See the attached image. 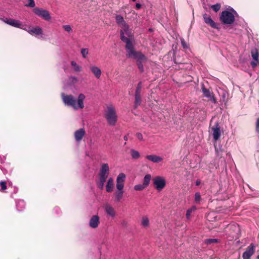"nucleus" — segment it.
<instances>
[{
    "instance_id": "09e8293b",
    "label": "nucleus",
    "mask_w": 259,
    "mask_h": 259,
    "mask_svg": "<svg viewBox=\"0 0 259 259\" xmlns=\"http://www.w3.org/2000/svg\"><path fill=\"white\" fill-rule=\"evenodd\" d=\"M200 183H201V182H200V180H197L196 182V185L197 186H198V185H200Z\"/></svg>"
},
{
    "instance_id": "79ce46f5",
    "label": "nucleus",
    "mask_w": 259,
    "mask_h": 259,
    "mask_svg": "<svg viewBox=\"0 0 259 259\" xmlns=\"http://www.w3.org/2000/svg\"><path fill=\"white\" fill-rule=\"evenodd\" d=\"M62 27L68 32H70L72 31V29L69 25H63Z\"/></svg>"
},
{
    "instance_id": "6ab92c4d",
    "label": "nucleus",
    "mask_w": 259,
    "mask_h": 259,
    "mask_svg": "<svg viewBox=\"0 0 259 259\" xmlns=\"http://www.w3.org/2000/svg\"><path fill=\"white\" fill-rule=\"evenodd\" d=\"M109 174V167L108 164H107V163L102 164L99 175L108 176Z\"/></svg>"
},
{
    "instance_id": "20e7f679",
    "label": "nucleus",
    "mask_w": 259,
    "mask_h": 259,
    "mask_svg": "<svg viewBox=\"0 0 259 259\" xmlns=\"http://www.w3.org/2000/svg\"><path fill=\"white\" fill-rule=\"evenodd\" d=\"M236 14V11L233 9L230 11H224L220 15V20L224 24H232L235 21V15Z\"/></svg>"
},
{
    "instance_id": "aec40b11",
    "label": "nucleus",
    "mask_w": 259,
    "mask_h": 259,
    "mask_svg": "<svg viewBox=\"0 0 259 259\" xmlns=\"http://www.w3.org/2000/svg\"><path fill=\"white\" fill-rule=\"evenodd\" d=\"M90 70L97 78L99 79L100 78L102 71L99 67L93 65L90 67Z\"/></svg>"
},
{
    "instance_id": "9d476101",
    "label": "nucleus",
    "mask_w": 259,
    "mask_h": 259,
    "mask_svg": "<svg viewBox=\"0 0 259 259\" xmlns=\"http://www.w3.org/2000/svg\"><path fill=\"white\" fill-rule=\"evenodd\" d=\"M254 252V245L253 243H251L243 252L242 254V257L243 259H250V257L253 255Z\"/></svg>"
},
{
    "instance_id": "b1692460",
    "label": "nucleus",
    "mask_w": 259,
    "mask_h": 259,
    "mask_svg": "<svg viewBox=\"0 0 259 259\" xmlns=\"http://www.w3.org/2000/svg\"><path fill=\"white\" fill-rule=\"evenodd\" d=\"M219 94L221 96V100L224 103H226L227 101V97L228 96V93L225 90H221Z\"/></svg>"
},
{
    "instance_id": "72a5a7b5",
    "label": "nucleus",
    "mask_w": 259,
    "mask_h": 259,
    "mask_svg": "<svg viewBox=\"0 0 259 259\" xmlns=\"http://www.w3.org/2000/svg\"><path fill=\"white\" fill-rule=\"evenodd\" d=\"M204 242L206 244H210L212 243H216L219 242V240L217 239L209 238L205 239Z\"/></svg>"
},
{
    "instance_id": "a18cd8bd",
    "label": "nucleus",
    "mask_w": 259,
    "mask_h": 259,
    "mask_svg": "<svg viewBox=\"0 0 259 259\" xmlns=\"http://www.w3.org/2000/svg\"><path fill=\"white\" fill-rule=\"evenodd\" d=\"M136 137L140 141H142L143 140V136H142V134H141V133H137L136 134Z\"/></svg>"
},
{
    "instance_id": "ea45409f",
    "label": "nucleus",
    "mask_w": 259,
    "mask_h": 259,
    "mask_svg": "<svg viewBox=\"0 0 259 259\" xmlns=\"http://www.w3.org/2000/svg\"><path fill=\"white\" fill-rule=\"evenodd\" d=\"M211 8L215 12H218L221 8V5L220 4H217L215 5H212Z\"/></svg>"
},
{
    "instance_id": "f704fd0d",
    "label": "nucleus",
    "mask_w": 259,
    "mask_h": 259,
    "mask_svg": "<svg viewBox=\"0 0 259 259\" xmlns=\"http://www.w3.org/2000/svg\"><path fill=\"white\" fill-rule=\"evenodd\" d=\"M145 188H146V187L143 185V184L136 185L134 186V190L136 191H142Z\"/></svg>"
},
{
    "instance_id": "cd10ccee",
    "label": "nucleus",
    "mask_w": 259,
    "mask_h": 259,
    "mask_svg": "<svg viewBox=\"0 0 259 259\" xmlns=\"http://www.w3.org/2000/svg\"><path fill=\"white\" fill-rule=\"evenodd\" d=\"M131 155L133 159H137L140 157L139 152L133 149L131 150Z\"/></svg>"
},
{
    "instance_id": "7ed1b4c3",
    "label": "nucleus",
    "mask_w": 259,
    "mask_h": 259,
    "mask_svg": "<svg viewBox=\"0 0 259 259\" xmlns=\"http://www.w3.org/2000/svg\"><path fill=\"white\" fill-rule=\"evenodd\" d=\"M125 180V175L123 173H120L117 177L116 187L117 191L115 193V196L117 201H119L123 197Z\"/></svg>"
},
{
    "instance_id": "49530a36",
    "label": "nucleus",
    "mask_w": 259,
    "mask_h": 259,
    "mask_svg": "<svg viewBox=\"0 0 259 259\" xmlns=\"http://www.w3.org/2000/svg\"><path fill=\"white\" fill-rule=\"evenodd\" d=\"M256 131L259 134V118L257 119L256 121Z\"/></svg>"
},
{
    "instance_id": "37998d69",
    "label": "nucleus",
    "mask_w": 259,
    "mask_h": 259,
    "mask_svg": "<svg viewBox=\"0 0 259 259\" xmlns=\"http://www.w3.org/2000/svg\"><path fill=\"white\" fill-rule=\"evenodd\" d=\"M0 186H1V190L2 191L7 189V184L5 181H1L0 182Z\"/></svg>"
},
{
    "instance_id": "4468645a",
    "label": "nucleus",
    "mask_w": 259,
    "mask_h": 259,
    "mask_svg": "<svg viewBox=\"0 0 259 259\" xmlns=\"http://www.w3.org/2000/svg\"><path fill=\"white\" fill-rule=\"evenodd\" d=\"M100 224V218L97 215H93L89 221V226L92 228H97Z\"/></svg>"
},
{
    "instance_id": "c756f323",
    "label": "nucleus",
    "mask_w": 259,
    "mask_h": 259,
    "mask_svg": "<svg viewBox=\"0 0 259 259\" xmlns=\"http://www.w3.org/2000/svg\"><path fill=\"white\" fill-rule=\"evenodd\" d=\"M71 65L75 72H79L81 70V67L78 65L74 61H72L71 62Z\"/></svg>"
},
{
    "instance_id": "f03ea898",
    "label": "nucleus",
    "mask_w": 259,
    "mask_h": 259,
    "mask_svg": "<svg viewBox=\"0 0 259 259\" xmlns=\"http://www.w3.org/2000/svg\"><path fill=\"white\" fill-rule=\"evenodd\" d=\"M61 97L65 106L72 107L75 110L82 109L84 107L83 102L85 96L83 94H79L77 99L72 95H66L64 93L61 94Z\"/></svg>"
},
{
    "instance_id": "a878e982",
    "label": "nucleus",
    "mask_w": 259,
    "mask_h": 259,
    "mask_svg": "<svg viewBox=\"0 0 259 259\" xmlns=\"http://www.w3.org/2000/svg\"><path fill=\"white\" fill-rule=\"evenodd\" d=\"M151 176L149 174L146 175L143 179V185L147 188L150 184Z\"/></svg>"
},
{
    "instance_id": "bb28decb",
    "label": "nucleus",
    "mask_w": 259,
    "mask_h": 259,
    "mask_svg": "<svg viewBox=\"0 0 259 259\" xmlns=\"http://www.w3.org/2000/svg\"><path fill=\"white\" fill-rule=\"evenodd\" d=\"M16 207L18 211L22 210L25 207V202L23 200H20L16 202Z\"/></svg>"
},
{
    "instance_id": "58836bf2",
    "label": "nucleus",
    "mask_w": 259,
    "mask_h": 259,
    "mask_svg": "<svg viewBox=\"0 0 259 259\" xmlns=\"http://www.w3.org/2000/svg\"><path fill=\"white\" fill-rule=\"evenodd\" d=\"M28 3L25 6L27 7L34 8L35 6V2L34 0H27Z\"/></svg>"
},
{
    "instance_id": "de8ad7c7",
    "label": "nucleus",
    "mask_w": 259,
    "mask_h": 259,
    "mask_svg": "<svg viewBox=\"0 0 259 259\" xmlns=\"http://www.w3.org/2000/svg\"><path fill=\"white\" fill-rule=\"evenodd\" d=\"M136 8L137 9H140L141 8V5L139 3H137L136 4Z\"/></svg>"
},
{
    "instance_id": "39448f33",
    "label": "nucleus",
    "mask_w": 259,
    "mask_h": 259,
    "mask_svg": "<svg viewBox=\"0 0 259 259\" xmlns=\"http://www.w3.org/2000/svg\"><path fill=\"white\" fill-rule=\"evenodd\" d=\"M105 117L108 123L111 126H114L117 121V115L115 108L112 106L107 107L105 112Z\"/></svg>"
},
{
    "instance_id": "412c9836",
    "label": "nucleus",
    "mask_w": 259,
    "mask_h": 259,
    "mask_svg": "<svg viewBox=\"0 0 259 259\" xmlns=\"http://www.w3.org/2000/svg\"><path fill=\"white\" fill-rule=\"evenodd\" d=\"M27 31L30 34H34L37 35H41L42 34V29L38 26H36L35 27H33V28L28 30Z\"/></svg>"
},
{
    "instance_id": "8fccbe9b",
    "label": "nucleus",
    "mask_w": 259,
    "mask_h": 259,
    "mask_svg": "<svg viewBox=\"0 0 259 259\" xmlns=\"http://www.w3.org/2000/svg\"><path fill=\"white\" fill-rule=\"evenodd\" d=\"M54 210L58 213L60 211V209L58 207H55Z\"/></svg>"
},
{
    "instance_id": "9b49d317",
    "label": "nucleus",
    "mask_w": 259,
    "mask_h": 259,
    "mask_svg": "<svg viewBox=\"0 0 259 259\" xmlns=\"http://www.w3.org/2000/svg\"><path fill=\"white\" fill-rule=\"evenodd\" d=\"M251 54L253 60L250 62V64L253 68H254L258 63V52L257 50L256 49L252 50Z\"/></svg>"
},
{
    "instance_id": "473e14b6",
    "label": "nucleus",
    "mask_w": 259,
    "mask_h": 259,
    "mask_svg": "<svg viewBox=\"0 0 259 259\" xmlns=\"http://www.w3.org/2000/svg\"><path fill=\"white\" fill-rule=\"evenodd\" d=\"M141 102V95H135V101L134 104L135 108H137L139 106H140Z\"/></svg>"
},
{
    "instance_id": "1a4fd4ad",
    "label": "nucleus",
    "mask_w": 259,
    "mask_h": 259,
    "mask_svg": "<svg viewBox=\"0 0 259 259\" xmlns=\"http://www.w3.org/2000/svg\"><path fill=\"white\" fill-rule=\"evenodd\" d=\"M211 131L213 136V139L215 142H217L221 136V130L219 123L216 122L214 125L211 127Z\"/></svg>"
},
{
    "instance_id": "c85d7f7f",
    "label": "nucleus",
    "mask_w": 259,
    "mask_h": 259,
    "mask_svg": "<svg viewBox=\"0 0 259 259\" xmlns=\"http://www.w3.org/2000/svg\"><path fill=\"white\" fill-rule=\"evenodd\" d=\"M135 59L137 60V65H138V68L141 71V72H143L144 71V67H143V64L142 63V61L146 59L145 56H144V58L143 59H137V58H135Z\"/></svg>"
},
{
    "instance_id": "c9c22d12",
    "label": "nucleus",
    "mask_w": 259,
    "mask_h": 259,
    "mask_svg": "<svg viewBox=\"0 0 259 259\" xmlns=\"http://www.w3.org/2000/svg\"><path fill=\"white\" fill-rule=\"evenodd\" d=\"M69 83L70 84H74L76 83L78 81V79L76 77L71 76L68 78Z\"/></svg>"
},
{
    "instance_id": "a19ab883",
    "label": "nucleus",
    "mask_w": 259,
    "mask_h": 259,
    "mask_svg": "<svg viewBox=\"0 0 259 259\" xmlns=\"http://www.w3.org/2000/svg\"><path fill=\"white\" fill-rule=\"evenodd\" d=\"M181 44L184 49H188L189 48V45L186 42V41L184 40V38H181Z\"/></svg>"
},
{
    "instance_id": "2f4dec72",
    "label": "nucleus",
    "mask_w": 259,
    "mask_h": 259,
    "mask_svg": "<svg viewBox=\"0 0 259 259\" xmlns=\"http://www.w3.org/2000/svg\"><path fill=\"white\" fill-rule=\"evenodd\" d=\"M197 208L195 206H192L190 208L188 209L187 210L186 212V218L187 219H190L191 217V214L192 212H194L196 210Z\"/></svg>"
},
{
    "instance_id": "c03bdc74",
    "label": "nucleus",
    "mask_w": 259,
    "mask_h": 259,
    "mask_svg": "<svg viewBox=\"0 0 259 259\" xmlns=\"http://www.w3.org/2000/svg\"><path fill=\"white\" fill-rule=\"evenodd\" d=\"M195 200L197 202H199L201 200V196L199 192H197L195 194Z\"/></svg>"
},
{
    "instance_id": "2eb2a0df",
    "label": "nucleus",
    "mask_w": 259,
    "mask_h": 259,
    "mask_svg": "<svg viewBox=\"0 0 259 259\" xmlns=\"http://www.w3.org/2000/svg\"><path fill=\"white\" fill-rule=\"evenodd\" d=\"M203 17L206 24L209 25L213 28H218V24L212 20L210 16L206 14H204L203 15Z\"/></svg>"
},
{
    "instance_id": "f257e3e1",
    "label": "nucleus",
    "mask_w": 259,
    "mask_h": 259,
    "mask_svg": "<svg viewBox=\"0 0 259 259\" xmlns=\"http://www.w3.org/2000/svg\"><path fill=\"white\" fill-rule=\"evenodd\" d=\"M120 27L121 28L120 30V38L122 41L125 43V48L127 52L126 56L128 58L141 59L144 58V55L141 52L135 50L133 43L130 38H128L131 37L132 36L128 25L126 23Z\"/></svg>"
},
{
    "instance_id": "5701e85b",
    "label": "nucleus",
    "mask_w": 259,
    "mask_h": 259,
    "mask_svg": "<svg viewBox=\"0 0 259 259\" xmlns=\"http://www.w3.org/2000/svg\"><path fill=\"white\" fill-rule=\"evenodd\" d=\"M141 224L144 228H148L149 226V219L147 215L142 217Z\"/></svg>"
},
{
    "instance_id": "423d86ee",
    "label": "nucleus",
    "mask_w": 259,
    "mask_h": 259,
    "mask_svg": "<svg viewBox=\"0 0 259 259\" xmlns=\"http://www.w3.org/2000/svg\"><path fill=\"white\" fill-rule=\"evenodd\" d=\"M154 187L158 191H161L166 185L165 179L160 176H157L153 179Z\"/></svg>"
},
{
    "instance_id": "4c0bfd02",
    "label": "nucleus",
    "mask_w": 259,
    "mask_h": 259,
    "mask_svg": "<svg viewBox=\"0 0 259 259\" xmlns=\"http://www.w3.org/2000/svg\"><path fill=\"white\" fill-rule=\"evenodd\" d=\"M81 54L83 58H86L89 54V50L88 49H82L81 50Z\"/></svg>"
},
{
    "instance_id": "f3484780",
    "label": "nucleus",
    "mask_w": 259,
    "mask_h": 259,
    "mask_svg": "<svg viewBox=\"0 0 259 259\" xmlns=\"http://www.w3.org/2000/svg\"><path fill=\"white\" fill-rule=\"evenodd\" d=\"M146 158L153 163H159L163 160L161 157L155 154L148 155L146 156Z\"/></svg>"
},
{
    "instance_id": "0eeeda50",
    "label": "nucleus",
    "mask_w": 259,
    "mask_h": 259,
    "mask_svg": "<svg viewBox=\"0 0 259 259\" xmlns=\"http://www.w3.org/2000/svg\"><path fill=\"white\" fill-rule=\"evenodd\" d=\"M33 12L37 16L45 20L49 21L51 18L49 11L42 8H35L33 9Z\"/></svg>"
},
{
    "instance_id": "a211bd4d",
    "label": "nucleus",
    "mask_w": 259,
    "mask_h": 259,
    "mask_svg": "<svg viewBox=\"0 0 259 259\" xmlns=\"http://www.w3.org/2000/svg\"><path fill=\"white\" fill-rule=\"evenodd\" d=\"M104 208L106 212L108 215L112 218L115 217L116 215V212L114 208L111 205L109 204H106L104 207Z\"/></svg>"
},
{
    "instance_id": "dca6fc26",
    "label": "nucleus",
    "mask_w": 259,
    "mask_h": 259,
    "mask_svg": "<svg viewBox=\"0 0 259 259\" xmlns=\"http://www.w3.org/2000/svg\"><path fill=\"white\" fill-rule=\"evenodd\" d=\"M108 176H103L99 175V180L97 181V185L98 187L101 189L103 190L104 187L105 183L106 182Z\"/></svg>"
},
{
    "instance_id": "e433bc0d",
    "label": "nucleus",
    "mask_w": 259,
    "mask_h": 259,
    "mask_svg": "<svg viewBox=\"0 0 259 259\" xmlns=\"http://www.w3.org/2000/svg\"><path fill=\"white\" fill-rule=\"evenodd\" d=\"M142 86H141V82H140L136 88V92H135V95H141V89Z\"/></svg>"
},
{
    "instance_id": "7c9ffc66",
    "label": "nucleus",
    "mask_w": 259,
    "mask_h": 259,
    "mask_svg": "<svg viewBox=\"0 0 259 259\" xmlns=\"http://www.w3.org/2000/svg\"><path fill=\"white\" fill-rule=\"evenodd\" d=\"M215 151L217 156L218 157L221 158L223 156V153L224 152V150L222 148V146H219V147H215Z\"/></svg>"
},
{
    "instance_id": "f8f14e48",
    "label": "nucleus",
    "mask_w": 259,
    "mask_h": 259,
    "mask_svg": "<svg viewBox=\"0 0 259 259\" xmlns=\"http://www.w3.org/2000/svg\"><path fill=\"white\" fill-rule=\"evenodd\" d=\"M202 91L205 97L209 98L213 103H215L217 102L216 99L215 98L213 94L209 90L206 89L203 84L202 85Z\"/></svg>"
},
{
    "instance_id": "4be33fe9",
    "label": "nucleus",
    "mask_w": 259,
    "mask_h": 259,
    "mask_svg": "<svg viewBox=\"0 0 259 259\" xmlns=\"http://www.w3.org/2000/svg\"><path fill=\"white\" fill-rule=\"evenodd\" d=\"M114 188V181L113 178H110L107 183L106 189L107 192L110 193L112 192Z\"/></svg>"
},
{
    "instance_id": "3c124183",
    "label": "nucleus",
    "mask_w": 259,
    "mask_h": 259,
    "mask_svg": "<svg viewBox=\"0 0 259 259\" xmlns=\"http://www.w3.org/2000/svg\"><path fill=\"white\" fill-rule=\"evenodd\" d=\"M123 139L125 141H127L128 140V137H127V135H125L123 137Z\"/></svg>"
},
{
    "instance_id": "603ef678",
    "label": "nucleus",
    "mask_w": 259,
    "mask_h": 259,
    "mask_svg": "<svg viewBox=\"0 0 259 259\" xmlns=\"http://www.w3.org/2000/svg\"><path fill=\"white\" fill-rule=\"evenodd\" d=\"M257 259H259V254L257 255Z\"/></svg>"
},
{
    "instance_id": "864d4df0",
    "label": "nucleus",
    "mask_w": 259,
    "mask_h": 259,
    "mask_svg": "<svg viewBox=\"0 0 259 259\" xmlns=\"http://www.w3.org/2000/svg\"><path fill=\"white\" fill-rule=\"evenodd\" d=\"M136 0H132L133 2H135Z\"/></svg>"
},
{
    "instance_id": "393cba45",
    "label": "nucleus",
    "mask_w": 259,
    "mask_h": 259,
    "mask_svg": "<svg viewBox=\"0 0 259 259\" xmlns=\"http://www.w3.org/2000/svg\"><path fill=\"white\" fill-rule=\"evenodd\" d=\"M115 20L116 23L120 26H122L126 24V23L124 21L123 17L120 15H117L115 16Z\"/></svg>"
},
{
    "instance_id": "6e6552de",
    "label": "nucleus",
    "mask_w": 259,
    "mask_h": 259,
    "mask_svg": "<svg viewBox=\"0 0 259 259\" xmlns=\"http://www.w3.org/2000/svg\"><path fill=\"white\" fill-rule=\"evenodd\" d=\"M0 20L12 26L22 28V24L19 20L8 18L7 17H0Z\"/></svg>"
},
{
    "instance_id": "ddd939ff",
    "label": "nucleus",
    "mask_w": 259,
    "mask_h": 259,
    "mask_svg": "<svg viewBox=\"0 0 259 259\" xmlns=\"http://www.w3.org/2000/svg\"><path fill=\"white\" fill-rule=\"evenodd\" d=\"M85 131L84 128H81L75 131L74 133V138L77 142H80L82 138L85 136Z\"/></svg>"
}]
</instances>
